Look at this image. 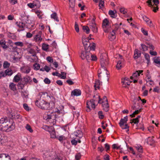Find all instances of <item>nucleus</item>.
<instances>
[{
	"mask_svg": "<svg viewBox=\"0 0 160 160\" xmlns=\"http://www.w3.org/2000/svg\"><path fill=\"white\" fill-rule=\"evenodd\" d=\"M25 84L21 82H20L17 84L18 89H22L24 87Z\"/></svg>",
	"mask_w": 160,
	"mask_h": 160,
	"instance_id": "c85d7f7f",
	"label": "nucleus"
},
{
	"mask_svg": "<svg viewBox=\"0 0 160 160\" xmlns=\"http://www.w3.org/2000/svg\"><path fill=\"white\" fill-rule=\"evenodd\" d=\"M5 72L6 74V76L7 75L10 76L12 73V71L11 69H7L5 71Z\"/></svg>",
	"mask_w": 160,
	"mask_h": 160,
	"instance_id": "a19ab883",
	"label": "nucleus"
},
{
	"mask_svg": "<svg viewBox=\"0 0 160 160\" xmlns=\"http://www.w3.org/2000/svg\"><path fill=\"white\" fill-rule=\"evenodd\" d=\"M9 118L4 117L0 119V131L2 132H8L15 128V124L13 121L12 122V124L8 126V122H10Z\"/></svg>",
	"mask_w": 160,
	"mask_h": 160,
	"instance_id": "f257e3e1",
	"label": "nucleus"
},
{
	"mask_svg": "<svg viewBox=\"0 0 160 160\" xmlns=\"http://www.w3.org/2000/svg\"><path fill=\"white\" fill-rule=\"evenodd\" d=\"M10 66V64L7 61H5L4 62L3 67L4 68H8Z\"/></svg>",
	"mask_w": 160,
	"mask_h": 160,
	"instance_id": "6e6d98bb",
	"label": "nucleus"
},
{
	"mask_svg": "<svg viewBox=\"0 0 160 160\" xmlns=\"http://www.w3.org/2000/svg\"><path fill=\"white\" fill-rule=\"evenodd\" d=\"M41 97H42V98H45L46 97H48V94L47 92H42L40 93Z\"/></svg>",
	"mask_w": 160,
	"mask_h": 160,
	"instance_id": "3c124183",
	"label": "nucleus"
},
{
	"mask_svg": "<svg viewBox=\"0 0 160 160\" xmlns=\"http://www.w3.org/2000/svg\"><path fill=\"white\" fill-rule=\"evenodd\" d=\"M141 117L140 116H138L137 118H135L133 119L132 120H131L130 123H133L135 124H137L139 122L138 119Z\"/></svg>",
	"mask_w": 160,
	"mask_h": 160,
	"instance_id": "4be33fe9",
	"label": "nucleus"
},
{
	"mask_svg": "<svg viewBox=\"0 0 160 160\" xmlns=\"http://www.w3.org/2000/svg\"><path fill=\"white\" fill-rule=\"evenodd\" d=\"M142 49L143 51H146L148 50V47L144 44H141Z\"/></svg>",
	"mask_w": 160,
	"mask_h": 160,
	"instance_id": "4d7b16f0",
	"label": "nucleus"
},
{
	"mask_svg": "<svg viewBox=\"0 0 160 160\" xmlns=\"http://www.w3.org/2000/svg\"><path fill=\"white\" fill-rule=\"evenodd\" d=\"M48 131L50 133L51 138H56L55 129L54 128L51 127L48 130Z\"/></svg>",
	"mask_w": 160,
	"mask_h": 160,
	"instance_id": "f8f14e48",
	"label": "nucleus"
},
{
	"mask_svg": "<svg viewBox=\"0 0 160 160\" xmlns=\"http://www.w3.org/2000/svg\"><path fill=\"white\" fill-rule=\"evenodd\" d=\"M91 53L89 52L82 51L81 52L80 57L82 59H86L88 62H89Z\"/></svg>",
	"mask_w": 160,
	"mask_h": 160,
	"instance_id": "0eeeda50",
	"label": "nucleus"
},
{
	"mask_svg": "<svg viewBox=\"0 0 160 160\" xmlns=\"http://www.w3.org/2000/svg\"><path fill=\"white\" fill-rule=\"evenodd\" d=\"M136 148L139 152L140 153L143 152L142 148L141 146H137L136 147Z\"/></svg>",
	"mask_w": 160,
	"mask_h": 160,
	"instance_id": "8fccbe9b",
	"label": "nucleus"
},
{
	"mask_svg": "<svg viewBox=\"0 0 160 160\" xmlns=\"http://www.w3.org/2000/svg\"><path fill=\"white\" fill-rule=\"evenodd\" d=\"M152 2L153 3V4L152 5V6H153L154 8L153 11L155 12L158 9V5L159 3V0H153Z\"/></svg>",
	"mask_w": 160,
	"mask_h": 160,
	"instance_id": "ddd939ff",
	"label": "nucleus"
},
{
	"mask_svg": "<svg viewBox=\"0 0 160 160\" xmlns=\"http://www.w3.org/2000/svg\"><path fill=\"white\" fill-rule=\"evenodd\" d=\"M37 3H30L28 4V6L30 8H34L37 6Z\"/></svg>",
	"mask_w": 160,
	"mask_h": 160,
	"instance_id": "58836bf2",
	"label": "nucleus"
},
{
	"mask_svg": "<svg viewBox=\"0 0 160 160\" xmlns=\"http://www.w3.org/2000/svg\"><path fill=\"white\" fill-rule=\"evenodd\" d=\"M70 2V7L72 8L74 7L75 5V0H69Z\"/></svg>",
	"mask_w": 160,
	"mask_h": 160,
	"instance_id": "37998d69",
	"label": "nucleus"
},
{
	"mask_svg": "<svg viewBox=\"0 0 160 160\" xmlns=\"http://www.w3.org/2000/svg\"><path fill=\"white\" fill-rule=\"evenodd\" d=\"M54 116H56V113H51L50 115H47V119H50L52 118L53 119V117H54Z\"/></svg>",
	"mask_w": 160,
	"mask_h": 160,
	"instance_id": "a18cd8bd",
	"label": "nucleus"
},
{
	"mask_svg": "<svg viewBox=\"0 0 160 160\" xmlns=\"http://www.w3.org/2000/svg\"><path fill=\"white\" fill-rule=\"evenodd\" d=\"M23 107L27 111H29V108L28 105V104L26 103H24L23 104Z\"/></svg>",
	"mask_w": 160,
	"mask_h": 160,
	"instance_id": "338daca9",
	"label": "nucleus"
},
{
	"mask_svg": "<svg viewBox=\"0 0 160 160\" xmlns=\"http://www.w3.org/2000/svg\"><path fill=\"white\" fill-rule=\"evenodd\" d=\"M49 45L48 44L43 43L42 45V49L45 51H47L48 49Z\"/></svg>",
	"mask_w": 160,
	"mask_h": 160,
	"instance_id": "ea45409f",
	"label": "nucleus"
},
{
	"mask_svg": "<svg viewBox=\"0 0 160 160\" xmlns=\"http://www.w3.org/2000/svg\"><path fill=\"white\" fill-rule=\"evenodd\" d=\"M142 109V108H140V109H139L138 110H135L132 114H131L130 115V116L131 117H134L135 115L138 114L139 112H141Z\"/></svg>",
	"mask_w": 160,
	"mask_h": 160,
	"instance_id": "cd10ccee",
	"label": "nucleus"
},
{
	"mask_svg": "<svg viewBox=\"0 0 160 160\" xmlns=\"http://www.w3.org/2000/svg\"><path fill=\"white\" fill-rule=\"evenodd\" d=\"M21 78V76L19 74H17L14 78L13 81L15 82H18Z\"/></svg>",
	"mask_w": 160,
	"mask_h": 160,
	"instance_id": "393cba45",
	"label": "nucleus"
},
{
	"mask_svg": "<svg viewBox=\"0 0 160 160\" xmlns=\"http://www.w3.org/2000/svg\"><path fill=\"white\" fill-rule=\"evenodd\" d=\"M128 120V117L126 116L124 118H122L119 122V124L120 127L122 129H128L129 126L127 124H125V125H124V123L127 122Z\"/></svg>",
	"mask_w": 160,
	"mask_h": 160,
	"instance_id": "423d86ee",
	"label": "nucleus"
},
{
	"mask_svg": "<svg viewBox=\"0 0 160 160\" xmlns=\"http://www.w3.org/2000/svg\"><path fill=\"white\" fill-rule=\"evenodd\" d=\"M6 43V42L3 39L1 40L0 41V45L2 48L4 49H7L8 47Z\"/></svg>",
	"mask_w": 160,
	"mask_h": 160,
	"instance_id": "2eb2a0df",
	"label": "nucleus"
},
{
	"mask_svg": "<svg viewBox=\"0 0 160 160\" xmlns=\"http://www.w3.org/2000/svg\"><path fill=\"white\" fill-rule=\"evenodd\" d=\"M22 96L24 98H28V94L25 91H22L21 92Z\"/></svg>",
	"mask_w": 160,
	"mask_h": 160,
	"instance_id": "c03bdc74",
	"label": "nucleus"
},
{
	"mask_svg": "<svg viewBox=\"0 0 160 160\" xmlns=\"http://www.w3.org/2000/svg\"><path fill=\"white\" fill-rule=\"evenodd\" d=\"M81 155L80 153H78L75 155V159L76 160H79L81 158Z\"/></svg>",
	"mask_w": 160,
	"mask_h": 160,
	"instance_id": "0e129e2a",
	"label": "nucleus"
},
{
	"mask_svg": "<svg viewBox=\"0 0 160 160\" xmlns=\"http://www.w3.org/2000/svg\"><path fill=\"white\" fill-rule=\"evenodd\" d=\"M98 114L99 115V117L100 119H102L104 117V116L102 114V111H100L98 112Z\"/></svg>",
	"mask_w": 160,
	"mask_h": 160,
	"instance_id": "5fc2aeb1",
	"label": "nucleus"
},
{
	"mask_svg": "<svg viewBox=\"0 0 160 160\" xmlns=\"http://www.w3.org/2000/svg\"><path fill=\"white\" fill-rule=\"evenodd\" d=\"M82 29L87 34L89 33L90 32V29L88 26H83Z\"/></svg>",
	"mask_w": 160,
	"mask_h": 160,
	"instance_id": "473e14b6",
	"label": "nucleus"
},
{
	"mask_svg": "<svg viewBox=\"0 0 160 160\" xmlns=\"http://www.w3.org/2000/svg\"><path fill=\"white\" fill-rule=\"evenodd\" d=\"M105 104H102V107H103V109L106 112H107L109 110V106L108 102H105Z\"/></svg>",
	"mask_w": 160,
	"mask_h": 160,
	"instance_id": "b1692460",
	"label": "nucleus"
},
{
	"mask_svg": "<svg viewBox=\"0 0 160 160\" xmlns=\"http://www.w3.org/2000/svg\"><path fill=\"white\" fill-rule=\"evenodd\" d=\"M144 57L147 60V63L148 64L150 62L149 55L148 54L145 53Z\"/></svg>",
	"mask_w": 160,
	"mask_h": 160,
	"instance_id": "49530a36",
	"label": "nucleus"
},
{
	"mask_svg": "<svg viewBox=\"0 0 160 160\" xmlns=\"http://www.w3.org/2000/svg\"><path fill=\"white\" fill-rule=\"evenodd\" d=\"M141 52H140L138 49H136L134 51L133 56L134 58L135 59H137L141 56Z\"/></svg>",
	"mask_w": 160,
	"mask_h": 160,
	"instance_id": "6ab92c4d",
	"label": "nucleus"
},
{
	"mask_svg": "<svg viewBox=\"0 0 160 160\" xmlns=\"http://www.w3.org/2000/svg\"><path fill=\"white\" fill-rule=\"evenodd\" d=\"M66 73L64 72H61V74H60L58 75V77H61V78L65 79L66 78Z\"/></svg>",
	"mask_w": 160,
	"mask_h": 160,
	"instance_id": "e433bc0d",
	"label": "nucleus"
},
{
	"mask_svg": "<svg viewBox=\"0 0 160 160\" xmlns=\"http://www.w3.org/2000/svg\"><path fill=\"white\" fill-rule=\"evenodd\" d=\"M14 43V44L16 46H19L21 47H22L23 46V43L21 42H15Z\"/></svg>",
	"mask_w": 160,
	"mask_h": 160,
	"instance_id": "13d9d810",
	"label": "nucleus"
},
{
	"mask_svg": "<svg viewBox=\"0 0 160 160\" xmlns=\"http://www.w3.org/2000/svg\"><path fill=\"white\" fill-rule=\"evenodd\" d=\"M46 59L49 62L52 63L53 62V59L51 57H48L46 58Z\"/></svg>",
	"mask_w": 160,
	"mask_h": 160,
	"instance_id": "e2e57ef3",
	"label": "nucleus"
},
{
	"mask_svg": "<svg viewBox=\"0 0 160 160\" xmlns=\"http://www.w3.org/2000/svg\"><path fill=\"white\" fill-rule=\"evenodd\" d=\"M101 82H100L99 80H96L94 83V87L95 90H97V88L98 89H100L99 86L100 85Z\"/></svg>",
	"mask_w": 160,
	"mask_h": 160,
	"instance_id": "412c9836",
	"label": "nucleus"
},
{
	"mask_svg": "<svg viewBox=\"0 0 160 160\" xmlns=\"http://www.w3.org/2000/svg\"><path fill=\"white\" fill-rule=\"evenodd\" d=\"M50 156V152H46L43 154V157L46 158Z\"/></svg>",
	"mask_w": 160,
	"mask_h": 160,
	"instance_id": "680f3d73",
	"label": "nucleus"
},
{
	"mask_svg": "<svg viewBox=\"0 0 160 160\" xmlns=\"http://www.w3.org/2000/svg\"><path fill=\"white\" fill-rule=\"evenodd\" d=\"M98 77L99 78L102 79L104 81H108L109 80V76L107 69H100L98 71Z\"/></svg>",
	"mask_w": 160,
	"mask_h": 160,
	"instance_id": "7ed1b4c3",
	"label": "nucleus"
},
{
	"mask_svg": "<svg viewBox=\"0 0 160 160\" xmlns=\"http://www.w3.org/2000/svg\"><path fill=\"white\" fill-rule=\"evenodd\" d=\"M42 34V32L41 31H39L38 33L35 36L33 39L36 42H40L42 40V38L41 37Z\"/></svg>",
	"mask_w": 160,
	"mask_h": 160,
	"instance_id": "9b49d317",
	"label": "nucleus"
},
{
	"mask_svg": "<svg viewBox=\"0 0 160 160\" xmlns=\"http://www.w3.org/2000/svg\"><path fill=\"white\" fill-rule=\"evenodd\" d=\"M75 28L77 32H79V28L78 25L76 22L75 23Z\"/></svg>",
	"mask_w": 160,
	"mask_h": 160,
	"instance_id": "bf43d9fd",
	"label": "nucleus"
},
{
	"mask_svg": "<svg viewBox=\"0 0 160 160\" xmlns=\"http://www.w3.org/2000/svg\"><path fill=\"white\" fill-rule=\"evenodd\" d=\"M90 58L89 62L91 61H95L97 59V58L96 55H92L91 53Z\"/></svg>",
	"mask_w": 160,
	"mask_h": 160,
	"instance_id": "09e8293b",
	"label": "nucleus"
},
{
	"mask_svg": "<svg viewBox=\"0 0 160 160\" xmlns=\"http://www.w3.org/2000/svg\"><path fill=\"white\" fill-rule=\"evenodd\" d=\"M51 18H53L54 20L56 21L57 22L59 21V20L58 18V17L57 16V14L56 13L54 12L52 13L51 15Z\"/></svg>",
	"mask_w": 160,
	"mask_h": 160,
	"instance_id": "2f4dec72",
	"label": "nucleus"
},
{
	"mask_svg": "<svg viewBox=\"0 0 160 160\" xmlns=\"http://www.w3.org/2000/svg\"><path fill=\"white\" fill-rule=\"evenodd\" d=\"M9 87L13 91L16 90L15 84H14L13 83H11L9 85Z\"/></svg>",
	"mask_w": 160,
	"mask_h": 160,
	"instance_id": "f704fd0d",
	"label": "nucleus"
},
{
	"mask_svg": "<svg viewBox=\"0 0 160 160\" xmlns=\"http://www.w3.org/2000/svg\"><path fill=\"white\" fill-rule=\"evenodd\" d=\"M102 27L104 31L105 32H109L108 28L110 27L109 24V21L107 19H104L102 22Z\"/></svg>",
	"mask_w": 160,
	"mask_h": 160,
	"instance_id": "1a4fd4ad",
	"label": "nucleus"
},
{
	"mask_svg": "<svg viewBox=\"0 0 160 160\" xmlns=\"http://www.w3.org/2000/svg\"><path fill=\"white\" fill-rule=\"evenodd\" d=\"M36 105L39 108L42 109H48L50 108V103L40 99L37 100L35 102Z\"/></svg>",
	"mask_w": 160,
	"mask_h": 160,
	"instance_id": "f03ea898",
	"label": "nucleus"
},
{
	"mask_svg": "<svg viewBox=\"0 0 160 160\" xmlns=\"http://www.w3.org/2000/svg\"><path fill=\"white\" fill-rule=\"evenodd\" d=\"M109 14L110 15L111 17L112 18H115L116 17V15H115V13L112 10H110L109 12Z\"/></svg>",
	"mask_w": 160,
	"mask_h": 160,
	"instance_id": "79ce46f5",
	"label": "nucleus"
},
{
	"mask_svg": "<svg viewBox=\"0 0 160 160\" xmlns=\"http://www.w3.org/2000/svg\"><path fill=\"white\" fill-rule=\"evenodd\" d=\"M115 31L114 30H113L112 32L110 34V36H109V38L111 41L113 40L115 38Z\"/></svg>",
	"mask_w": 160,
	"mask_h": 160,
	"instance_id": "5701e85b",
	"label": "nucleus"
},
{
	"mask_svg": "<svg viewBox=\"0 0 160 160\" xmlns=\"http://www.w3.org/2000/svg\"><path fill=\"white\" fill-rule=\"evenodd\" d=\"M23 79L24 82V84L25 85L27 84L29 82H31L32 81L30 78L29 77H28V78L24 77L23 78Z\"/></svg>",
	"mask_w": 160,
	"mask_h": 160,
	"instance_id": "7c9ffc66",
	"label": "nucleus"
},
{
	"mask_svg": "<svg viewBox=\"0 0 160 160\" xmlns=\"http://www.w3.org/2000/svg\"><path fill=\"white\" fill-rule=\"evenodd\" d=\"M25 20H27L28 21V18L27 17H25L24 18V19H22V22H19V23L18 22H16V24L18 26L19 28H21V31L24 30V28L25 24Z\"/></svg>",
	"mask_w": 160,
	"mask_h": 160,
	"instance_id": "9d476101",
	"label": "nucleus"
},
{
	"mask_svg": "<svg viewBox=\"0 0 160 160\" xmlns=\"http://www.w3.org/2000/svg\"><path fill=\"white\" fill-rule=\"evenodd\" d=\"M91 45V46H90V45H89L88 46V48H89L90 50L94 51L96 46L95 43L94 42H92Z\"/></svg>",
	"mask_w": 160,
	"mask_h": 160,
	"instance_id": "72a5a7b5",
	"label": "nucleus"
},
{
	"mask_svg": "<svg viewBox=\"0 0 160 160\" xmlns=\"http://www.w3.org/2000/svg\"><path fill=\"white\" fill-rule=\"evenodd\" d=\"M100 62L101 67V68L100 69V70L101 69L102 70H103V69H107L106 67L108 64V59L106 58H103L101 56H100Z\"/></svg>",
	"mask_w": 160,
	"mask_h": 160,
	"instance_id": "39448f33",
	"label": "nucleus"
},
{
	"mask_svg": "<svg viewBox=\"0 0 160 160\" xmlns=\"http://www.w3.org/2000/svg\"><path fill=\"white\" fill-rule=\"evenodd\" d=\"M104 0H99V6L100 7V8H101V6H104Z\"/></svg>",
	"mask_w": 160,
	"mask_h": 160,
	"instance_id": "774afa93",
	"label": "nucleus"
},
{
	"mask_svg": "<svg viewBox=\"0 0 160 160\" xmlns=\"http://www.w3.org/2000/svg\"><path fill=\"white\" fill-rule=\"evenodd\" d=\"M120 11L123 14H125L127 12V11L124 8H121L120 9Z\"/></svg>",
	"mask_w": 160,
	"mask_h": 160,
	"instance_id": "052dcab7",
	"label": "nucleus"
},
{
	"mask_svg": "<svg viewBox=\"0 0 160 160\" xmlns=\"http://www.w3.org/2000/svg\"><path fill=\"white\" fill-rule=\"evenodd\" d=\"M4 157H5L2 158V160H11L10 157L9 156L6 155V154H4Z\"/></svg>",
	"mask_w": 160,
	"mask_h": 160,
	"instance_id": "603ef678",
	"label": "nucleus"
},
{
	"mask_svg": "<svg viewBox=\"0 0 160 160\" xmlns=\"http://www.w3.org/2000/svg\"><path fill=\"white\" fill-rule=\"evenodd\" d=\"M132 81H128L127 80H122V87L125 88H128L127 86L130 85Z\"/></svg>",
	"mask_w": 160,
	"mask_h": 160,
	"instance_id": "aec40b11",
	"label": "nucleus"
},
{
	"mask_svg": "<svg viewBox=\"0 0 160 160\" xmlns=\"http://www.w3.org/2000/svg\"><path fill=\"white\" fill-rule=\"evenodd\" d=\"M122 67V62L121 61H119L116 65V68L118 70H120L121 69V68Z\"/></svg>",
	"mask_w": 160,
	"mask_h": 160,
	"instance_id": "c756f323",
	"label": "nucleus"
},
{
	"mask_svg": "<svg viewBox=\"0 0 160 160\" xmlns=\"http://www.w3.org/2000/svg\"><path fill=\"white\" fill-rule=\"evenodd\" d=\"M33 66L34 67V68L35 69H36V70H38L39 69L40 66L39 64H38L37 63H35L34 65Z\"/></svg>",
	"mask_w": 160,
	"mask_h": 160,
	"instance_id": "864d4df0",
	"label": "nucleus"
},
{
	"mask_svg": "<svg viewBox=\"0 0 160 160\" xmlns=\"http://www.w3.org/2000/svg\"><path fill=\"white\" fill-rule=\"evenodd\" d=\"M142 18L147 23H148V22H149L150 20L149 18L145 16H143Z\"/></svg>",
	"mask_w": 160,
	"mask_h": 160,
	"instance_id": "69168bd1",
	"label": "nucleus"
},
{
	"mask_svg": "<svg viewBox=\"0 0 160 160\" xmlns=\"http://www.w3.org/2000/svg\"><path fill=\"white\" fill-rule=\"evenodd\" d=\"M21 70L23 72L28 73L30 71V68L27 66H24L21 68Z\"/></svg>",
	"mask_w": 160,
	"mask_h": 160,
	"instance_id": "f3484780",
	"label": "nucleus"
},
{
	"mask_svg": "<svg viewBox=\"0 0 160 160\" xmlns=\"http://www.w3.org/2000/svg\"><path fill=\"white\" fill-rule=\"evenodd\" d=\"M26 129L29 131L30 132L32 133L33 132V130L31 126L29 124H27L25 126Z\"/></svg>",
	"mask_w": 160,
	"mask_h": 160,
	"instance_id": "c9c22d12",
	"label": "nucleus"
},
{
	"mask_svg": "<svg viewBox=\"0 0 160 160\" xmlns=\"http://www.w3.org/2000/svg\"><path fill=\"white\" fill-rule=\"evenodd\" d=\"M82 43L85 47V49L86 50V47H88V45H90V43L88 42V39L82 37Z\"/></svg>",
	"mask_w": 160,
	"mask_h": 160,
	"instance_id": "dca6fc26",
	"label": "nucleus"
},
{
	"mask_svg": "<svg viewBox=\"0 0 160 160\" xmlns=\"http://www.w3.org/2000/svg\"><path fill=\"white\" fill-rule=\"evenodd\" d=\"M81 91L79 89H75L72 91L71 95L73 96H78L81 94Z\"/></svg>",
	"mask_w": 160,
	"mask_h": 160,
	"instance_id": "a211bd4d",
	"label": "nucleus"
},
{
	"mask_svg": "<svg viewBox=\"0 0 160 160\" xmlns=\"http://www.w3.org/2000/svg\"><path fill=\"white\" fill-rule=\"evenodd\" d=\"M143 71V70H142L136 71L135 73H133L132 74V76H133V78H135L138 76H139L140 75V74Z\"/></svg>",
	"mask_w": 160,
	"mask_h": 160,
	"instance_id": "a878e982",
	"label": "nucleus"
},
{
	"mask_svg": "<svg viewBox=\"0 0 160 160\" xmlns=\"http://www.w3.org/2000/svg\"><path fill=\"white\" fill-rule=\"evenodd\" d=\"M154 62L156 64H160V58L159 57H155L154 58Z\"/></svg>",
	"mask_w": 160,
	"mask_h": 160,
	"instance_id": "4c0bfd02",
	"label": "nucleus"
},
{
	"mask_svg": "<svg viewBox=\"0 0 160 160\" xmlns=\"http://www.w3.org/2000/svg\"><path fill=\"white\" fill-rule=\"evenodd\" d=\"M139 103H138L137 105V103L136 102H134L133 104V105L131 107L132 108L133 110H135L136 109H138L139 108Z\"/></svg>",
	"mask_w": 160,
	"mask_h": 160,
	"instance_id": "bb28decb",
	"label": "nucleus"
},
{
	"mask_svg": "<svg viewBox=\"0 0 160 160\" xmlns=\"http://www.w3.org/2000/svg\"><path fill=\"white\" fill-rule=\"evenodd\" d=\"M88 25L93 32L95 33L98 32V28L95 23H89Z\"/></svg>",
	"mask_w": 160,
	"mask_h": 160,
	"instance_id": "4468645a",
	"label": "nucleus"
},
{
	"mask_svg": "<svg viewBox=\"0 0 160 160\" xmlns=\"http://www.w3.org/2000/svg\"><path fill=\"white\" fill-rule=\"evenodd\" d=\"M96 100L92 99L90 101H88L87 102V107L88 109L86 110V111L87 112H89L90 111V106H91L92 107V108L93 109H94L95 108V101Z\"/></svg>",
	"mask_w": 160,
	"mask_h": 160,
	"instance_id": "6e6552de",
	"label": "nucleus"
},
{
	"mask_svg": "<svg viewBox=\"0 0 160 160\" xmlns=\"http://www.w3.org/2000/svg\"><path fill=\"white\" fill-rule=\"evenodd\" d=\"M7 113L8 115L13 119H18L20 117L19 115L14 109L11 108L8 109L7 110Z\"/></svg>",
	"mask_w": 160,
	"mask_h": 160,
	"instance_id": "20e7f679",
	"label": "nucleus"
},
{
	"mask_svg": "<svg viewBox=\"0 0 160 160\" xmlns=\"http://www.w3.org/2000/svg\"><path fill=\"white\" fill-rule=\"evenodd\" d=\"M27 21V20H25V21L26 24H27V25H26L27 28L30 29L33 27L34 24L31 25L30 23L28 22Z\"/></svg>",
	"mask_w": 160,
	"mask_h": 160,
	"instance_id": "de8ad7c7",
	"label": "nucleus"
}]
</instances>
